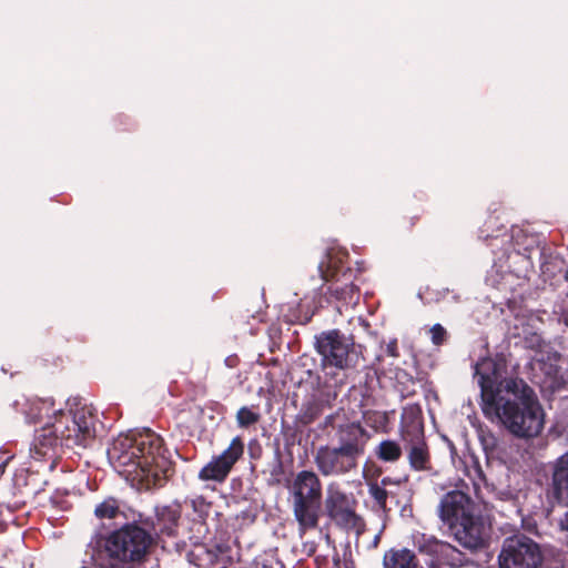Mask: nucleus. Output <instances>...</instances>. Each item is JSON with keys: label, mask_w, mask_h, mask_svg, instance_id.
Instances as JSON below:
<instances>
[{"label": "nucleus", "mask_w": 568, "mask_h": 568, "mask_svg": "<svg viewBox=\"0 0 568 568\" xmlns=\"http://www.w3.org/2000/svg\"><path fill=\"white\" fill-rule=\"evenodd\" d=\"M68 412L59 409L54 420L37 432L30 453L34 459L53 458L59 448H87L97 437L99 418L97 412L87 404L74 402Z\"/></svg>", "instance_id": "nucleus-1"}, {"label": "nucleus", "mask_w": 568, "mask_h": 568, "mask_svg": "<svg viewBox=\"0 0 568 568\" xmlns=\"http://www.w3.org/2000/svg\"><path fill=\"white\" fill-rule=\"evenodd\" d=\"M165 447L151 429L120 435L108 450L113 467L122 474L140 478L158 477L165 465Z\"/></svg>", "instance_id": "nucleus-2"}, {"label": "nucleus", "mask_w": 568, "mask_h": 568, "mask_svg": "<svg viewBox=\"0 0 568 568\" xmlns=\"http://www.w3.org/2000/svg\"><path fill=\"white\" fill-rule=\"evenodd\" d=\"M506 388L514 390L496 402V412L484 409L491 422H499L513 436L520 439L537 437L544 428V409L525 381H509Z\"/></svg>", "instance_id": "nucleus-3"}, {"label": "nucleus", "mask_w": 568, "mask_h": 568, "mask_svg": "<svg viewBox=\"0 0 568 568\" xmlns=\"http://www.w3.org/2000/svg\"><path fill=\"white\" fill-rule=\"evenodd\" d=\"M153 542L152 535L136 523L125 524L111 532L104 541L105 558L98 568H136L142 564Z\"/></svg>", "instance_id": "nucleus-4"}, {"label": "nucleus", "mask_w": 568, "mask_h": 568, "mask_svg": "<svg viewBox=\"0 0 568 568\" xmlns=\"http://www.w3.org/2000/svg\"><path fill=\"white\" fill-rule=\"evenodd\" d=\"M439 517L464 547H483L484 526L474 516V503L469 495L460 490L446 493L439 504Z\"/></svg>", "instance_id": "nucleus-5"}, {"label": "nucleus", "mask_w": 568, "mask_h": 568, "mask_svg": "<svg viewBox=\"0 0 568 568\" xmlns=\"http://www.w3.org/2000/svg\"><path fill=\"white\" fill-rule=\"evenodd\" d=\"M292 510L298 530L305 532L318 527L323 505V485L313 470L298 471L288 486Z\"/></svg>", "instance_id": "nucleus-6"}, {"label": "nucleus", "mask_w": 568, "mask_h": 568, "mask_svg": "<svg viewBox=\"0 0 568 568\" xmlns=\"http://www.w3.org/2000/svg\"><path fill=\"white\" fill-rule=\"evenodd\" d=\"M315 349L322 357L324 367L333 366L342 371L355 368L363 357V346L339 329H328L315 336Z\"/></svg>", "instance_id": "nucleus-7"}, {"label": "nucleus", "mask_w": 568, "mask_h": 568, "mask_svg": "<svg viewBox=\"0 0 568 568\" xmlns=\"http://www.w3.org/2000/svg\"><path fill=\"white\" fill-rule=\"evenodd\" d=\"M357 505L352 493H346L338 484L332 483L326 488L322 510L337 528L346 532L353 531L359 537L365 532L366 524L356 511Z\"/></svg>", "instance_id": "nucleus-8"}, {"label": "nucleus", "mask_w": 568, "mask_h": 568, "mask_svg": "<svg viewBox=\"0 0 568 568\" xmlns=\"http://www.w3.org/2000/svg\"><path fill=\"white\" fill-rule=\"evenodd\" d=\"M320 428L322 430L327 428L334 429V439L337 442V447L357 463L365 454L367 444L372 437L371 433L359 422L349 420L347 418L344 408H338L334 413L325 416Z\"/></svg>", "instance_id": "nucleus-9"}, {"label": "nucleus", "mask_w": 568, "mask_h": 568, "mask_svg": "<svg viewBox=\"0 0 568 568\" xmlns=\"http://www.w3.org/2000/svg\"><path fill=\"white\" fill-rule=\"evenodd\" d=\"M505 365L491 357H484L475 365V376L478 378L481 396V410L496 412V402L507 394L514 393L506 388L509 381H523L517 377L504 378Z\"/></svg>", "instance_id": "nucleus-10"}, {"label": "nucleus", "mask_w": 568, "mask_h": 568, "mask_svg": "<svg viewBox=\"0 0 568 568\" xmlns=\"http://www.w3.org/2000/svg\"><path fill=\"white\" fill-rule=\"evenodd\" d=\"M499 568H541L539 545L525 535L507 537L498 555Z\"/></svg>", "instance_id": "nucleus-11"}, {"label": "nucleus", "mask_w": 568, "mask_h": 568, "mask_svg": "<svg viewBox=\"0 0 568 568\" xmlns=\"http://www.w3.org/2000/svg\"><path fill=\"white\" fill-rule=\"evenodd\" d=\"M545 496L550 506L568 507V452L546 466Z\"/></svg>", "instance_id": "nucleus-12"}, {"label": "nucleus", "mask_w": 568, "mask_h": 568, "mask_svg": "<svg viewBox=\"0 0 568 568\" xmlns=\"http://www.w3.org/2000/svg\"><path fill=\"white\" fill-rule=\"evenodd\" d=\"M244 453V443L241 437H234L230 446L222 452L219 456L212 458L204 467L199 471V479L203 481H217L223 483L233 466L242 457Z\"/></svg>", "instance_id": "nucleus-13"}, {"label": "nucleus", "mask_w": 568, "mask_h": 568, "mask_svg": "<svg viewBox=\"0 0 568 568\" xmlns=\"http://www.w3.org/2000/svg\"><path fill=\"white\" fill-rule=\"evenodd\" d=\"M314 464L324 477H338L356 469L358 463L337 446L324 445L317 448Z\"/></svg>", "instance_id": "nucleus-14"}, {"label": "nucleus", "mask_w": 568, "mask_h": 568, "mask_svg": "<svg viewBox=\"0 0 568 568\" xmlns=\"http://www.w3.org/2000/svg\"><path fill=\"white\" fill-rule=\"evenodd\" d=\"M182 507L179 503L160 505L154 508V517L140 519V523L158 537H175L180 527Z\"/></svg>", "instance_id": "nucleus-15"}, {"label": "nucleus", "mask_w": 568, "mask_h": 568, "mask_svg": "<svg viewBox=\"0 0 568 568\" xmlns=\"http://www.w3.org/2000/svg\"><path fill=\"white\" fill-rule=\"evenodd\" d=\"M419 550L436 556L440 564L449 566L450 568L463 567L468 561L464 552L450 544L437 539H429L423 545H419Z\"/></svg>", "instance_id": "nucleus-16"}, {"label": "nucleus", "mask_w": 568, "mask_h": 568, "mask_svg": "<svg viewBox=\"0 0 568 568\" xmlns=\"http://www.w3.org/2000/svg\"><path fill=\"white\" fill-rule=\"evenodd\" d=\"M399 433L405 443L425 439L424 422L419 408L409 407L404 410Z\"/></svg>", "instance_id": "nucleus-17"}, {"label": "nucleus", "mask_w": 568, "mask_h": 568, "mask_svg": "<svg viewBox=\"0 0 568 568\" xmlns=\"http://www.w3.org/2000/svg\"><path fill=\"white\" fill-rule=\"evenodd\" d=\"M408 444L407 459L412 469L427 471L432 469L429 447L426 440H415Z\"/></svg>", "instance_id": "nucleus-18"}, {"label": "nucleus", "mask_w": 568, "mask_h": 568, "mask_svg": "<svg viewBox=\"0 0 568 568\" xmlns=\"http://www.w3.org/2000/svg\"><path fill=\"white\" fill-rule=\"evenodd\" d=\"M329 405L328 399L312 396L302 404L295 420L301 426H308L314 423L323 414L325 407H329Z\"/></svg>", "instance_id": "nucleus-19"}, {"label": "nucleus", "mask_w": 568, "mask_h": 568, "mask_svg": "<svg viewBox=\"0 0 568 568\" xmlns=\"http://www.w3.org/2000/svg\"><path fill=\"white\" fill-rule=\"evenodd\" d=\"M384 568H418V559L407 548H390L383 557Z\"/></svg>", "instance_id": "nucleus-20"}, {"label": "nucleus", "mask_w": 568, "mask_h": 568, "mask_svg": "<svg viewBox=\"0 0 568 568\" xmlns=\"http://www.w3.org/2000/svg\"><path fill=\"white\" fill-rule=\"evenodd\" d=\"M24 406L23 414L26 420L30 424H37L44 417H49L51 413L54 415L59 412L53 409V400L51 399H28Z\"/></svg>", "instance_id": "nucleus-21"}, {"label": "nucleus", "mask_w": 568, "mask_h": 568, "mask_svg": "<svg viewBox=\"0 0 568 568\" xmlns=\"http://www.w3.org/2000/svg\"><path fill=\"white\" fill-rule=\"evenodd\" d=\"M374 455L382 463L395 464L403 456V449L394 439H383L375 448Z\"/></svg>", "instance_id": "nucleus-22"}, {"label": "nucleus", "mask_w": 568, "mask_h": 568, "mask_svg": "<svg viewBox=\"0 0 568 568\" xmlns=\"http://www.w3.org/2000/svg\"><path fill=\"white\" fill-rule=\"evenodd\" d=\"M119 515H121L120 505L114 497L104 499L94 508V516L100 520L115 519Z\"/></svg>", "instance_id": "nucleus-23"}, {"label": "nucleus", "mask_w": 568, "mask_h": 568, "mask_svg": "<svg viewBox=\"0 0 568 568\" xmlns=\"http://www.w3.org/2000/svg\"><path fill=\"white\" fill-rule=\"evenodd\" d=\"M327 293L338 301L352 302L354 296L358 294V287L354 283H345L344 285L332 284L327 288Z\"/></svg>", "instance_id": "nucleus-24"}, {"label": "nucleus", "mask_w": 568, "mask_h": 568, "mask_svg": "<svg viewBox=\"0 0 568 568\" xmlns=\"http://www.w3.org/2000/svg\"><path fill=\"white\" fill-rule=\"evenodd\" d=\"M261 419V414L250 407L243 406L236 413L237 425L242 428H247L255 425Z\"/></svg>", "instance_id": "nucleus-25"}, {"label": "nucleus", "mask_w": 568, "mask_h": 568, "mask_svg": "<svg viewBox=\"0 0 568 568\" xmlns=\"http://www.w3.org/2000/svg\"><path fill=\"white\" fill-rule=\"evenodd\" d=\"M318 270L322 278L325 282H329L333 280H335L336 282L339 281L338 273L342 271V268L338 267L335 258L329 257L326 265L324 262H322L318 266Z\"/></svg>", "instance_id": "nucleus-26"}, {"label": "nucleus", "mask_w": 568, "mask_h": 568, "mask_svg": "<svg viewBox=\"0 0 568 568\" xmlns=\"http://www.w3.org/2000/svg\"><path fill=\"white\" fill-rule=\"evenodd\" d=\"M190 503L193 511L197 515L200 520L204 521L210 516L213 504L206 500L203 496H196L191 499Z\"/></svg>", "instance_id": "nucleus-27"}, {"label": "nucleus", "mask_w": 568, "mask_h": 568, "mask_svg": "<svg viewBox=\"0 0 568 568\" xmlns=\"http://www.w3.org/2000/svg\"><path fill=\"white\" fill-rule=\"evenodd\" d=\"M366 423L374 428H384L388 424V416L386 412L367 410L364 413Z\"/></svg>", "instance_id": "nucleus-28"}, {"label": "nucleus", "mask_w": 568, "mask_h": 568, "mask_svg": "<svg viewBox=\"0 0 568 568\" xmlns=\"http://www.w3.org/2000/svg\"><path fill=\"white\" fill-rule=\"evenodd\" d=\"M368 493L369 496L374 499L376 505L382 508L386 509V503L388 498V491L383 486H379L378 483H372L368 485Z\"/></svg>", "instance_id": "nucleus-29"}, {"label": "nucleus", "mask_w": 568, "mask_h": 568, "mask_svg": "<svg viewBox=\"0 0 568 568\" xmlns=\"http://www.w3.org/2000/svg\"><path fill=\"white\" fill-rule=\"evenodd\" d=\"M478 438L485 452H494L498 447V439L495 434L488 428H480L478 430Z\"/></svg>", "instance_id": "nucleus-30"}, {"label": "nucleus", "mask_w": 568, "mask_h": 568, "mask_svg": "<svg viewBox=\"0 0 568 568\" xmlns=\"http://www.w3.org/2000/svg\"><path fill=\"white\" fill-rule=\"evenodd\" d=\"M430 341L435 346H442L447 342L448 333L442 324H435L429 329Z\"/></svg>", "instance_id": "nucleus-31"}, {"label": "nucleus", "mask_w": 568, "mask_h": 568, "mask_svg": "<svg viewBox=\"0 0 568 568\" xmlns=\"http://www.w3.org/2000/svg\"><path fill=\"white\" fill-rule=\"evenodd\" d=\"M559 322L568 327V294L561 300L559 305Z\"/></svg>", "instance_id": "nucleus-32"}, {"label": "nucleus", "mask_w": 568, "mask_h": 568, "mask_svg": "<svg viewBox=\"0 0 568 568\" xmlns=\"http://www.w3.org/2000/svg\"><path fill=\"white\" fill-rule=\"evenodd\" d=\"M473 471H474V477H473V480L474 483H476V479L480 480V481H484L485 480V474L481 469V466L479 464V462L476 459V458H473Z\"/></svg>", "instance_id": "nucleus-33"}, {"label": "nucleus", "mask_w": 568, "mask_h": 568, "mask_svg": "<svg viewBox=\"0 0 568 568\" xmlns=\"http://www.w3.org/2000/svg\"><path fill=\"white\" fill-rule=\"evenodd\" d=\"M252 568H274L273 562L265 558H255L252 562Z\"/></svg>", "instance_id": "nucleus-34"}, {"label": "nucleus", "mask_w": 568, "mask_h": 568, "mask_svg": "<svg viewBox=\"0 0 568 568\" xmlns=\"http://www.w3.org/2000/svg\"><path fill=\"white\" fill-rule=\"evenodd\" d=\"M386 353H387V355H389L392 357H398L399 356V351H398V345H397V341L396 339H393V341H390L387 344Z\"/></svg>", "instance_id": "nucleus-35"}, {"label": "nucleus", "mask_w": 568, "mask_h": 568, "mask_svg": "<svg viewBox=\"0 0 568 568\" xmlns=\"http://www.w3.org/2000/svg\"><path fill=\"white\" fill-rule=\"evenodd\" d=\"M224 363L227 367L234 368L239 365L240 358L237 357V355H230L225 358Z\"/></svg>", "instance_id": "nucleus-36"}, {"label": "nucleus", "mask_w": 568, "mask_h": 568, "mask_svg": "<svg viewBox=\"0 0 568 568\" xmlns=\"http://www.w3.org/2000/svg\"><path fill=\"white\" fill-rule=\"evenodd\" d=\"M558 526L561 531H565L568 534V511H566L559 519Z\"/></svg>", "instance_id": "nucleus-37"}, {"label": "nucleus", "mask_w": 568, "mask_h": 568, "mask_svg": "<svg viewBox=\"0 0 568 568\" xmlns=\"http://www.w3.org/2000/svg\"><path fill=\"white\" fill-rule=\"evenodd\" d=\"M312 316L305 315L304 317L296 316L295 320H290L292 323L306 324L311 321Z\"/></svg>", "instance_id": "nucleus-38"}, {"label": "nucleus", "mask_w": 568, "mask_h": 568, "mask_svg": "<svg viewBox=\"0 0 568 568\" xmlns=\"http://www.w3.org/2000/svg\"><path fill=\"white\" fill-rule=\"evenodd\" d=\"M394 484L393 479L390 477H384L382 478L379 486H383L386 488V486Z\"/></svg>", "instance_id": "nucleus-39"}, {"label": "nucleus", "mask_w": 568, "mask_h": 568, "mask_svg": "<svg viewBox=\"0 0 568 568\" xmlns=\"http://www.w3.org/2000/svg\"><path fill=\"white\" fill-rule=\"evenodd\" d=\"M206 554L209 556L210 562L213 565L215 562L216 554L211 550H207Z\"/></svg>", "instance_id": "nucleus-40"}, {"label": "nucleus", "mask_w": 568, "mask_h": 568, "mask_svg": "<svg viewBox=\"0 0 568 568\" xmlns=\"http://www.w3.org/2000/svg\"><path fill=\"white\" fill-rule=\"evenodd\" d=\"M379 539H381V536L379 534H377L375 537H374V541H373V546L374 547H377L378 542H379Z\"/></svg>", "instance_id": "nucleus-41"}, {"label": "nucleus", "mask_w": 568, "mask_h": 568, "mask_svg": "<svg viewBox=\"0 0 568 568\" xmlns=\"http://www.w3.org/2000/svg\"><path fill=\"white\" fill-rule=\"evenodd\" d=\"M410 220H412L410 226H414L417 223V221L419 220V216H417V215L413 216Z\"/></svg>", "instance_id": "nucleus-42"}, {"label": "nucleus", "mask_w": 568, "mask_h": 568, "mask_svg": "<svg viewBox=\"0 0 568 568\" xmlns=\"http://www.w3.org/2000/svg\"><path fill=\"white\" fill-rule=\"evenodd\" d=\"M562 277L566 282H568V266L565 268L564 273H562Z\"/></svg>", "instance_id": "nucleus-43"}, {"label": "nucleus", "mask_w": 568, "mask_h": 568, "mask_svg": "<svg viewBox=\"0 0 568 568\" xmlns=\"http://www.w3.org/2000/svg\"><path fill=\"white\" fill-rule=\"evenodd\" d=\"M347 273H351L349 268H347L346 271L343 272V276H346Z\"/></svg>", "instance_id": "nucleus-44"}, {"label": "nucleus", "mask_w": 568, "mask_h": 568, "mask_svg": "<svg viewBox=\"0 0 568 568\" xmlns=\"http://www.w3.org/2000/svg\"><path fill=\"white\" fill-rule=\"evenodd\" d=\"M535 338H536L537 343L539 344L540 337L538 335H536Z\"/></svg>", "instance_id": "nucleus-45"}, {"label": "nucleus", "mask_w": 568, "mask_h": 568, "mask_svg": "<svg viewBox=\"0 0 568 568\" xmlns=\"http://www.w3.org/2000/svg\"><path fill=\"white\" fill-rule=\"evenodd\" d=\"M490 222H491V219L489 221L485 222V225H488V223H490ZM487 229H489V226H487Z\"/></svg>", "instance_id": "nucleus-46"}, {"label": "nucleus", "mask_w": 568, "mask_h": 568, "mask_svg": "<svg viewBox=\"0 0 568 568\" xmlns=\"http://www.w3.org/2000/svg\"><path fill=\"white\" fill-rule=\"evenodd\" d=\"M489 236H491V235H490V234H486V237H489ZM494 236H495V237H497V236H498V234H496V235H494Z\"/></svg>", "instance_id": "nucleus-47"}]
</instances>
